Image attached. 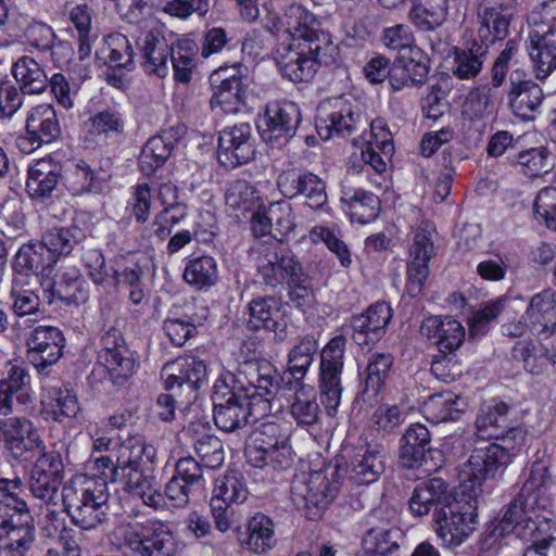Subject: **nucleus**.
Returning a JSON list of instances; mask_svg holds the SVG:
<instances>
[{"label":"nucleus","mask_w":556,"mask_h":556,"mask_svg":"<svg viewBox=\"0 0 556 556\" xmlns=\"http://www.w3.org/2000/svg\"><path fill=\"white\" fill-rule=\"evenodd\" d=\"M286 30L293 38H303L313 41L317 35L326 34L316 27L318 25L316 17L306 8L301 4H291L286 11Z\"/></svg>","instance_id":"obj_46"},{"label":"nucleus","mask_w":556,"mask_h":556,"mask_svg":"<svg viewBox=\"0 0 556 556\" xmlns=\"http://www.w3.org/2000/svg\"><path fill=\"white\" fill-rule=\"evenodd\" d=\"M399 530H370L364 539V556H400Z\"/></svg>","instance_id":"obj_52"},{"label":"nucleus","mask_w":556,"mask_h":556,"mask_svg":"<svg viewBox=\"0 0 556 556\" xmlns=\"http://www.w3.org/2000/svg\"><path fill=\"white\" fill-rule=\"evenodd\" d=\"M248 497V489L243 478L237 473H228L215 481L212 498H218L223 504L243 503Z\"/></svg>","instance_id":"obj_60"},{"label":"nucleus","mask_w":556,"mask_h":556,"mask_svg":"<svg viewBox=\"0 0 556 556\" xmlns=\"http://www.w3.org/2000/svg\"><path fill=\"white\" fill-rule=\"evenodd\" d=\"M257 273L265 286L277 288L298 282L302 266L289 251L266 249L258 257Z\"/></svg>","instance_id":"obj_24"},{"label":"nucleus","mask_w":556,"mask_h":556,"mask_svg":"<svg viewBox=\"0 0 556 556\" xmlns=\"http://www.w3.org/2000/svg\"><path fill=\"white\" fill-rule=\"evenodd\" d=\"M447 0H413L410 22L422 31H432L445 20Z\"/></svg>","instance_id":"obj_45"},{"label":"nucleus","mask_w":556,"mask_h":556,"mask_svg":"<svg viewBox=\"0 0 556 556\" xmlns=\"http://www.w3.org/2000/svg\"><path fill=\"white\" fill-rule=\"evenodd\" d=\"M111 542L134 556H176L177 553L170 526L156 518L119 521L111 532Z\"/></svg>","instance_id":"obj_3"},{"label":"nucleus","mask_w":556,"mask_h":556,"mask_svg":"<svg viewBox=\"0 0 556 556\" xmlns=\"http://www.w3.org/2000/svg\"><path fill=\"white\" fill-rule=\"evenodd\" d=\"M137 45L143 58L144 70L161 78L167 76L172 47L166 38L165 26L157 22L144 23Z\"/></svg>","instance_id":"obj_17"},{"label":"nucleus","mask_w":556,"mask_h":556,"mask_svg":"<svg viewBox=\"0 0 556 556\" xmlns=\"http://www.w3.org/2000/svg\"><path fill=\"white\" fill-rule=\"evenodd\" d=\"M63 480L64 464L60 453L39 451V456L33 463L27 478L31 495L47 506H56Z\"/></svg>","instance_id":"obj_13"},{"label":"nucleus","mask_w":556,"mask_h":556,"mask_svg":"<svg viewBox=\"0 0 556 556\" xmlns=\"http://www.w3.org/2000/svg\"><path fill=\"white\" fill-rule=\"evenodd\" d=\"M514 14L515 8L509 1L483 0L478 12L477 39L488 47L497 40L505 39Z\"/></svg>","instance_id":"obj_25"},{"label":"nucleus","mask_w":556,"mask_h":556,"mask_svg":"<svg viewBox=\"0 0 556 556\" xmlns=\"http://www.w3.org/2000/svg\"><path fill=\"white\" fill-rule=\"evenodd\" d=\"M213 418L218 429L235 432L256 422L271 410L270 400L244 390V382L230 371L215 381L212 394Z\"/></svg>","instance_id":"obj_1"},{"label":"nucleus","mask_w":556,"mask_h":556,"mask_svg":"<svg viewBox=\"0 0 556 556\" xmlns=\"http://www.w3.org/2000/svg\"><path fill=\"white\" fill-rule=\"evenodd\" d=\"M40 289L42 300L48 304L58 299L68 305H79L88 300L89 294L86 282L75 267L64 269L55 278L43 276L40 279Z\"/></svg>","instance_id":"obj_26"},{"label":"nucleus","mask_w":556,"mask_h":556,"mask_svg":"<svg viewBox=\"0 0 556 556\" xmlns=\"http://www.w3.org/2000/svg\"><path fill=\"white\" fill-rule=\"evenodd\" d=\"M242 65L220 66L215 75L222 77V81L214 88L211 98L212 110L219 109L226 114L238 113L245 105L247 85L241 73Z\"/></svg>","instance_id":"obj_23"},{"label":"nucleus","mask_w":556,"mask_h":556,"mask_svg":"<svg viewBox=\"0 0 556 556\" xmlns=\"http://www.w3.org/2000/svg\"><path fill=\"white\" fill-rule=\"evenodd\" d=\"M341 201L349 207L351 219L359 224L370 223L379 214L380 201L378 197L363 189L344 186Z\"/></svg>","instance_id":"obj_39"},{"label":"nucleus","mask_w":556,"mask_h":556,"mask_svg":"<svg viewBox=\"0 0 556 556\" xmlns=\"http://www.w3.org/2000/svg\"><path fill=\"white\" fill-rule=\"evenodd\" d=\"M244 382V390L250 394L267 397L278 391L279 377L275 367L266 361L245 362L239 375Z\"/></svg>","instance_id":"obj_34"},{"label":"nucleus","mask_w":556,"mask_h":556,"mask_svg":"<svg viewBox=\"0 0 556 556\" xmlns=\"http://www.w3.org/2000/svg\"><path fill=\"white\" fill-rule=\"evenodd\" d=\"M386 464L382 450L377 445H359L352 450L349 463L341 473L354 484L363 485L376 482L384 472Z\"/></svg>","instance_id":"obj_27"},{"label":"nucleus","mask_w":556,"mask_h":556,"mask_svg":"<svg viewBox=\"0 0 556 556\" xmlns=\"http://www.w3.org/2000/svg\"><path fill=\"white\" fill-rule=\"evenodd\" d=\"M324 108L319 109V119L325 124L328 136L336 132L339 136H349L356 126L358 115H355L350 105L343 104L339 110L324 114Z\"/></svg>","instance_id":"obj_63"},{"label":"nucleus","mask_w":556,"mask_h":556,"mask_svg":"<svg viewBox=\"0 0 556 556\" xmlns=\"http://www.w3.org/2000/svg\"><path fill=\"white\" fill-rule=\"evenodd\" d=\"M65 345L63 332L53 326H37L26 338L27 358L40 371L55 364Z\"/></svg>","instance_id":"obj_22"},{"label":"nucleus","mask_w":556,"mask_h":556,"mask_svg":"<svg viewBox=\"0 0 556 556\" xmlns=\"http://www.w3.org/2000/svg\"><path fill=\"white\" fill-rule=\"evenodd\" d=\"M392 364L393 357L389 353H376L370 357L366 367V392L372 391L374 394H377L381 390L389 377Z\"/></svg>","instance_id":"obj_62"},{"label":"nucleus","mask_w":556,"mask_h":556,"mask_svg":"<svg viewBox=\"0 0 556 556\" xmlns=\"http://www.w3.org/2000/svg\"><path fill=\"white\" fill-rule=\"evenodd\" d=\"M510 463V453L497 443L477 447L463 465L460 476L473 485H481L485 480L495 478Z\"/></svg>","instance_id":"obj_19"},{"label":"nucleus","mask_w":556,"mask_h":556,"mask_svg":"<svg viewBox=\"0 0 556 556\" xmlns=\"http://www.w3.org/2000/svg\"><path fill=\"white\" fill-rule=\"evenodd\" d=\"M508 406L504 403H495L481 407L477 418L476 428L482 439L498 440L508 426Z\"/></svg>","instance_id":"obj_47"},{"label":"nucleus","mask_w":556,"mask_h":556,"mask_svg":"<svg viewBox=\"0 0 556 556\" xmlns=\"http://www.w3.org/2000/svg\"><path fill=\"white\" fill-rule=\"evenodd\" d=\"M34 540L30 522L17 521L16 526L3 530L0 535V556H18Z\"/></svg>","instance_id":"obj_56"},{"label":"nucleus","mask_w":556,"mask_h":556,"mask_svg":"<svg viewBox=\"0 0 556 556\" xmlns=\"http://www.w3.org/2000/svg\"><path fill=\"white\" fill-rule=\"evenodd\" d=\"M251 126L249 124L227 127L219 134L218 160L225 166L236 167L253 159Z\"/></svg>","instance_id":"obj_29"},{"label":"nucleus","mask_w":556,"mask_h":556,"mask_svg":"<svg viewBox=\"0 0 556 556\" xmlns=\"http://www.w3.org/2000/svg\"><path fill=\"white\" fill-rule=\"evenodd\" d=\"M515 353L520 355L525 369L532 375H542L556 365V349L522 342L515 348Z\"/></svg>","instance_id":"obj_51"},{"label":"nucleus","mask_w":556,"mask_h":556,"mask_svg":"<svg viewBox=\"0 0 556 556\" xmlns=\"http://www.w3.org/2000/svg\"><path fill=\"white\" fill-rule=\"evenodd\" d=\"M63 166L52 156L33 162L28 167L26 191L33 199L51 197L62 177Z\"/></svg>","instance_id":"obj_32"},{"label":"nucleus","mask_w":556,"mask_h":556,"mask_svg":"<svg viewBox=\"0 0 556 556\" xmlns=\"http://www.w3.org/2000/svg\"><path fill=\"white\" fill-rule=\"evenodd\" d=\"M144 438L135 434L121 438L115 448V460L111 456H100L94 460V468L106 482L121 483L128 469L144 463Z\"/></svg>","instance_id":"obj_15"},{"label":"nucleus","mask_w":556,"mask_h":556,"mask_svg":"<svg viewBox=\"0 0 556 556\" xmlns=\"http://www.w3.org/2000/svg\"><path fill=\"white\" fill-rule=\"evenodd\" d=\"M244 455L251 466L267 471L286 470L293 464L289 435L275 422L261 425L247 444Z\"/></svg>","instance_id":"obj_7"},{"label":"nucleus","mask_w":556,"mask_h":556,"mask_svg":"<svg viewBox=\"0 0 556 556\" xmlns=\"http://www.w3.org/2000/svg\"><path fill=\"white\" fill-rule=\"evenodd\" d=\"M342 486L341 467L328 464L319 469L296 473L291 482L290 496L299 510L315 520L321 517Z\"/></svg>","instance_id":"obj_4"},{"label":"nucleus","mask_w":556,"mask_h":556,"mask_svg":"<svg viewBox=\"0 0 556 556\" xmlns=\"http://www.w3.org/2000/svg\"><path fill=\"white\" fill-rule=\"evenodd\" d=\"M23 93L38 94L48 87V76L41 65L30 56L20 58L12 70Z\"/></svg>","instance_id":"obj_43"},{"label":"nucleus","mask_w":556,"mask_h":556,"mask_svg":"<svg viewBox=\"0 0 556 556\" xmlns=\"http://www.w3.org/2000/svg\"><path fill=\"white\" fill-rule=\"evenodd\" d=\"M81 231L78 227H54L49 229L41 239L52 262L55 264L62 255H67L80 241Z\"/></svg>","instance_id":"obj_49"},{"label":"nucleus","mask_w":556,"mask_h":556,"mask_svg":"<svg viewBox=\"0 0 556 556\" xmlns=\"http://www.w3.org/2000/svg\"><path fill=\"white\" fill-rule=\"evenodd\" d=\"M476 510V501L465 498H454L435 510V532L444 545L457 547L472 534L477 523Z\"/></svg>","instance_id":"obj_11"},{"label":"nucleus","mask_w":556,"mask_h":556,"mask_svg":"<svg viewBox=\"0 0 556 556\" xmlns=\"http://www.w3.org/2000/svg\"><path fill=\"white\" fill-rule=\"evenodd\" d=\"M509 105L513 113L521 119H531L533 113L543 100L542 89L531 80H515L510 76L508 92Z\"/></svg>","instance_id":"obj_37"},{"label":"nucleus","mask_w":556,"mask_h":556,"mask_svg":"<svg viewBox=\"0 0 556 556\" xmlns=\"http://www.w3.org/2000/svg\"><path fill=\"white\" fill-rule=\"evenodd\" d=\"M34 400L28 370L12 365L7 377L0 380V416L8 418L15 413H27Z\"/></svg>","instance_id":"obj_18"},{"label":"nucleus","mask_w":556,"mask_h":556,"mask_svg":"<svg viewBox=\"0 0 556 556\" xmlns=\"http://www.w3.org/2000/svg\"><path fill=\"white\" fill-rule=\"evenodd\" d=\"M54 263L48 255L41 242L22 245L14 261V267L18 271L45 270L52 267Z\"/></svg>","instance_id":"obj_58"},{"label":"nucleus","mask_w":556,"mask_h":556,"mask_svg":"<svg viewBox=\"0 0 556 556\" xmlns=\"http://www.w3.org/2000/svg\"><path fill=\"white\" fill-rule=\"evenodd\" d=\"M61 497L65 511L84 530L97 528L106 518V495L91 481H70Z\"/></svg>","instance_id":"obj_10"},{"label":"nucleus","mask_w":556,"mask_h":556,"mask_svg":"<svg viewBox=\"0 0 556 556\" xmlns=\"http://www.w3.org/2000/svg\"><path fill=\"white\" fill-rule=\"evenodd\" d=\"M448 502L447 484L441 478H431L419 482L408 501L410 513L416 517L428 515L432 509H440Z\"/></svg>","instance_id":"obj_35"},{"label":"nucleus","mask_w":556,"mask_h":556,"mask_svg":"<svg viewBox=\"0 0 556 556\" xmlns=\"http://www.w3.org/2000/svg\"><path fill=\"white\" fill-rule=\"evenodd\" d=\"M511 164L530 178L542 176L553 167L549 152L544 147L531 148L519 152L511 161Z\"/></svg>","instance_id":"obj_53"},{"label":"nucleus","mask_w":556,"mask_h":556,"mask_svg":"<svg viewBox=\"0 0 556 556\" xmlns=\"http://www.w3.org/2000/svg\"><path fill=\"white\" fill-rule=\"evenodd\" d=\"M110 174L102 167L93 168L85 161H79L68 180V190L73 195L101 193L106 187Z\"/></svg>","instance_id":"obj_40"},{"label":"nucleus","mask_w":556,"mask_h":556,"mask_svg":"<svg viewBox=\"0 0 556 556\" xmlns=\"http://www.w3.org/2000/svg\"><path fill=\"white\" fill-rule=\"evenodd\" d=\"M318 345L314 338L305 337L291 349L288 356L289 371L295 380H302L312 366Z\"/></svg>","instance_id":"obj_57"},{"label":"nucleus","mask_w":556,"mask_h":556,"mask_svg":"<svg viewBox=\"0 0 556 556\" xmlns=\"http://www.w3.org/2000/svg\"><path fill=\"white\" fill-rule=\"evenodd\" d=\"M494 102L491 88L481 86L469 91L463 105L462 114L470 121H479L493 113Z\"/></svg>","instance_id":"obj_59"},{"label":"nucleus","mask_w":556,"mask_h":556,"mask_svg":"<svg viewBox=\"0 0 556 556\" xmlns=\"http://www.w3.org/2000/svg\"><path fill=\"white\" fill-rule=\"evenodd\" d=\"M392 318V308L386 302H377L366 313L352 319L353 340L358 345L378 342L386 333V327Z\"/></svg>","instance_id":"obj_30"},{"label":"nucleus","mask_w":556,"mask_h":556,"mask_svg":"<svg viewBox=\"0 0 556 556\" xmlns=\"http://www.w3.org/2000/svg\"><path fill=\"white\" fill-rule=\"evenodd\" d=\"M26 130L46 143L55 140L61 134V127L53 106L39 104L33 108L26 118Z\"/></svg>","instance_id":"obj_44"},{"label":"nucleus","mask_w":556,"mask_h":556,"mask_svg":"<svg viewBox=\"0 0 556 556\" xmlns=\"http://www.w3.org/2000/svg\"><path fill=\"white\" fill-rule=\"evenodd\" d=\"M247 549L255 554H266L276 544L273 520L264 514L254 515L248 522Z\"/></svg>","instance_id":"obj_48"},{"label":"nucleus","mask_w":556,"mask_h":556,"mask_svg":"<svg viewBox=\"0 0 556 556\" xmlns=\"http://www.w3.org/2000/svg\"><path fill=\"white\" fill-rule=\"evenodd\" d=\"M217 278V264L210 256H201L189 261L184 271L186 282L199 290L215 285Z\"/></svg>","instance_id":"obj_54"},{"label":"nucleus","mask_w":556,"mask_h":556,"mask_svg":"<svg viewBox=\"0 0 556 556\" xmlns=\"http://www.w3.org/2000/svg\"><path fill=\"white\" fill-rule=\"evenodd\" d=\"M166 390L177 388L179 393H162L156 400V408L160 418L170 421L175 416L176 400L182 393L192 395L206 378V365L202 359L193 355L178 357L164 365L161 371Z\"/></svg>","instance_id":"obj_6"},{"label":"nucleus","mask_w":556,"mask_h":556,"mask_svg":"<svg viewBox=\"0 0 556 556\" xmlns=\"http://www.w3.org/2000/svg\"><path fill=\"white\" fill-rule=\"evenodd\" d=\"M422 329L440 354L454 355L466 337L464 326L451 316H430L424 321Z\"/></svg>","instance_id":"obj_31"},{"label":"nucleus","mask_w":556,"mask_h":556,"mask_svg":"<svg viewBox=\"0 0 556 556\" xmlns=\"http://www.w3.org/2000/svg\"><path fill=\"white\" fill-rule=\"evenodd\" d=\"M523 318L530 323L532 333L540 336L552 332L556 328V293L544 290L534 294Z\"/></svg>","instance_id":"obj_36"},{"label":"nucleus","mask_w":556,"mask_h":556,"mask_svg":"<svg viewBox=\"0 0 556 556\" xmlns=\"http://www.w3.org/2000/svg\"><path fill=\"white\" fill-rule=\"evenodd\" d=\"M203 425H192L188 431L193 432V448L203 467L219 468L225 458L223 442L214 434L204 431Z\"/></svg>","instance_id":"obj_42"},{"label":"nucleus","mask_w":556,"mask_h":556,"mask_svg":"<svg viewBox=\"0 0 556 556\" xmlns=\"http://www.w3.org/2000/svg\"><path fill=\"white\" fill-rule=\"evenodd\" d=\"M300 121L301 112L294 102L268 103L263 116L262 137L271 144L283 146L295 135Z\"/></svg>","instance_id":"obj_20"},{"label":"nucleus","mask_w":556,"mask_h":556,"mask_svg":"<svg viewBox=\"0 0 556 556\" xmlns=\"http://www.w3.org/2000/svg\"><path fill=\"white\" fill-rule=\"evenodd\" d=\"M381 40L388 49L399 51L401 54L420 55V49L414 46V34L408 25L397 24L387 27L382 33Z\"/></svg>","instance_id":"obj_64"},{"label":"nucleus","mask_w":556,"mask_h":556,"mask_svg":"<svg viewBox=\"0 0 556 556\" xmlns=\"http://www.w3.org/2000/svg\"><path fill=\"white\" fill-rule=\"evenodd\" d=\"M339 47L329 34L317 35L315 40L293 38L276 50V63L281 74L291 81H308L318 66L332 65L338 61Z\"/></svg>","instance_id":"obj_2"},{"label":"nucleus","mask_w":556,"mask_h":556,"mask_svg":"<svg viewBox=\"0 0 556 556\" xmlns=\"http://www.w3.org/2000/svg\"><path fill=\"white\" fill-rule=\"evenodd\" d=\"M513 302V300L501 298L488 303L484 307L473 313L468 321L469 338L479 339L485 336L490 330L492 321L504 311L510 308Z\"/></svg>","instance_id":"obj_55"},{"label":"nucleus","mask_w":556,"mask_h":556,"mask_svg":"<svg viewBox=\"0 0 556 556\" xmlns=\"http://www.w3.org/2000/svg\"><path fill=\"white\" fill-rule=\"evenodd\" d=\"M263 202L257 187L243 179L230 182L225 193L226 208L238 220L263 208Z\"/></svg>","instance_id":"obj_33"},{"label":"nucleus","mask_w":556,"mask_h":556,"mask_svg":"<svg viewBox=\"0 0 556 556\" xmlns=\"http://www.w3.org/2000/svg\"><path fill=\"white\" fill-rule=\"evenodd\" d=\"M248 326L253 330L273 331L279 340L287 337V305L275 296L253 299L249 303Z\"/></svg>","instance_id":"obj_28"},{"label":"nucleus","mask_w":556,"mask_h":556,"mask_svg":"<svg viewBox=\"0 0 556 556\" xmlns=\"http://www.w3.org/2000/svg\"><path fill=\"white\" fill-rule=\"evenodd\" d=\"M144 454L148 459L140 466H131L121 484L124 490L138 496L142 500L143 504L154 509H160L166 505L163 494L160 492L154 478L149 475L154 463L156 452L153 445L144 441Z\"/></svg>","instance_id":"obj_21"},{"label":"nucleus","mask_w":556,"mask_h":556,"mask_svg":"<svg viewBox=\"0 0 556 556\" xmlns=\"http://www.w3.org/2000/svg\"><path fill=\"white\" fill-rule=\"evenodd\" d=\"M199 54L201 55L199 45L191 38H181L177 41L176 48H172L170 60L177 81L184 84L190 81Z\"/></svg>","instance_id":"obj_50"},{"label":"nucleus","mask_w":556,"mask_h":556,"mask_svg":"<svg viewBox=\"0 0 556 556\" xmlns=\"http://www.w3.org/2000/svg\"><path fill=\"white\" fill-rule=\"evenodd\" d=\"M135 372V358L119 330L111 328L101 339L97 356V366L89 376L94 387L102 376H108L114 386L125 384Z\"/></svg>","instance_id":"obj_9"},{"label":"nucleus","mask_w":556,"mask_h":556,"mask_svg":"<svg viewBox=\"0 0 556 556\" xmlns=\"http://www.w3.org/2000/svg\"><path fill=\"white\" fill-rule=\"evenodd\" d=\"M488 54L489 47L475 38L469 47L455 50L453 75L458 79L475 78L481 72Z\"/></svg>","instance_id":"obj_41"},{"label":"nucleus","mask_w":556,"mask_h":556,"mask_svg":"<svg viewBox=\"0 0 556 556\" xmlns=\"http://www.w3.org/2000/svg\"><path fill=\"white\" fill-rule=\"evenodd\" d=\"M277 186L285 197L301 198L303 205L313 211L321 210L328 203L326 182L314 173L285 170L278 176Z\"/></svg>","instance_id":"obj_16"},{"label":"nucleus","mask_w":556,"mask_h":556,"mask_svg":"<svg viewBox=\"0 0 556 556\" xmlns=\"http://www.w3.org/2000/svg\"><path fill=\"white\" fill-rule=\"evenodd\" d=\"M173 149L162 138H150L141 150L139 166L142 172L150 174L164 165L170 156Z\"/></svg>","instance_id":"obj_61"},{"label":"nucleus","mask_w":556,"mask_h":556,"mask_svg":"<svg viewBox=\"0 0 556 556\" xmlns=\"http://www.w3.org/2000/svg\"><path fill=\"white\" fill-rule=\"evenodd\" d=\"M529 56L535 77L545 79L556 70V0H547L528 16Z\"/></svg>","instance_id":"obj_5"},{"label":"nucleus","mask_w":556,"mask_h":556,"mask_svg":"<svg viewBox=\"0 0 556 556\" xmlns=\"http://www.w3.org/2000/svg\"><path fill=\"white\" fill-rule=\"evenodd\" d=\"M346 339L343 336L332 338L320 352L319 389L321 402L328 415H333L341 402V375L344 366Z\"/></svg>","instance_id":"obj_12"},{"label":"nucleus","mask_w":556,"mask_h":556,"mask_svg":"<svg viewBox=\"0 0 556 556\" xmlns=\"http://www.w3.org/2000/svg\"><path fill=\"white\" fill-rule=\"evenodd\" d=\"M430 432L425 425H410L401 439L400 462L403 467L414 468L421 465L426 452H430Z\"/></svg>","instance_id":"obj_38"},{"label":"nucleus","mask_w":556,"mask_h":556,"mask_svg":"<svg viewBox=\"0 0 556 556\" xmlns=\"http://www.w3.org/2000/svg\"><path fill=\"white\" fill-rule=\"evenodd\" d=\"M543 507L538 496L528 497L520 492L505 510L500 521L501 531L514 533L529 544L546 540L555 525L542 514Z\"/></svg>","instance_id":"obj_8"},{"label":"nucleus","mask_w":556,"mask_h":556,"mask_svg":"<svg viewBox=\"0 0 556 556\" xmlns=\"http://www.w3.org/2000/svg\"><path fill=\"white\" fill-rule=\"evenodd\" d=\"M0 442L4 451L16 460H25L29 454L46 450L39 429L29 418L22 416L0 420Z\"/></svg>","instance_id":"obj_14"}]
</instances>
